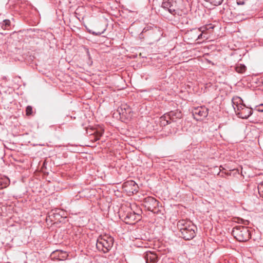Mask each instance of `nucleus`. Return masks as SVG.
Masks as SVG:
<instances>
[{"mask_svg": "<svg viewBox=\"0 0 263 263\" xmlns=\"http://www.w3.org/2000/svg\"><path fill=\"white\" fill-rule=\"evenodd\" d=\"M236 107H237V110H239V112H240V110L242 109V108L243 107H246L244 105H240L239 106L238 105H236Z\"/></svg>", "mask_w": 263, "mask_h": 263, "instance_id": "21", "label": "nucleus"}, {"mask_svg": "<svg viewBox=\"0 0 263 263\" xmlns=\"http://www.w3.org/2000/svg\"><path fill=\"white\" fill-rule=\"evenodd\" d=\"M194 113L201 117H206L208 115V109L205 107L201 106L195 109Z\"/></svg>", "mask_w": 263, "mask_h": 263, "instance_id": "11", "label": "nucleus"}, {"mask_svg": "<svg viewBox=\"0 0 263 263\" xmlns=\"http://www.w3.org/2000/svg\"><path fill=\"white\" fill-rule=\"evenodd\" d=\"M202 30H203V32H204V28H202ZM207 39L208 36L204 35V33H203L202 39H199L198 40H206Z\"/></svg>", "mask_w": 263, "mask_h": 263, "instance_id": "20", "label": "nucleus"}, {"mask_svg": "<svg viewBox=\"0 0 263 263\" xmlns=\"http://www.w3.org/2000/svg\"><path fill=\"white\" fill-rule=\"evenodd\" d=\"M114 243L112 237L108 235L100 236L97 241L96 247L99 251L103 253L108 252L112 248Z\"/></svg>", "mask_w": 263, "mask_h": 263, "instance_id": "3", "label": "nucleus"}, {"mask_svg": "<svg viewBox=\"0 0 263 263\" xmlns=\"http://www.w3.org/2000/svg\"><path fill=\"white\" fill-rule=\"evenodd\" d=\"M121 109L122 110L123 109H124L125 110V112H127V111H128V112H130V108L127 106H126V105H122L121 107ZM120 114H124V111H123L122 112V113H121L120 112H119Z\"/></svg>", "mask_w": 263, "mask_h": 263, "instance_id": "18", "label": "nucleus"}, {"mask_svg": "<svg viewBox=\"0 0 263 263\" xmlns=\"http://www.w3.org/2000/svg\"><path fill=\"white\" fill-rule=\"evenodd\" d=\"M128 183L130 185H133L134 186H137V184L136 183H135V182L133 181H131L130 182H128Z\"/></svg>", "mask_w": 263, "mask_h": 263, "instance_id": "22", "label": "nucleus"}, {"mask_svg": "<svg viewBox=\"0 0 263 263\" xmlns=\"http://www.w3.org/2000/svg\"><path fill=\"white\" fill-rule=\"evenodd\" d=\"M182 117V114L178 110L171 111L166 114H165L161 119H164L166 121V124L171 123L172 122H175L177 119H180Z\"/></svg>", "mask_w": 263, "mask_h": 263, "instance_id": "8", "label": "nucleus"}, {"mask_svg": "<svg viewBox=\"0 0 263 263\" xmlns=\"http://www.w3.org/2000/svg\"><path fill=\"white\" fill-rule=\"evenodd\" d=\"M258 111H263V109H262V108H260H260H258Z\"/></svg>", "mask_w": 263, "mask_h": 263, "instance_id": "24", "label": "nucleus"}, {"mask_svg": "<svg viewBox=\"0 0 263 263\" xmlns=\"http://www.w3.org/2000/svg\"><path fill=\"white\" fill-rule=\"evenodd\" d=\"M122 217L124 218V222L128 224H134L141 219L140 214L136 213L132 210L125 213Z\"/></svg>", "mask_w": 263, "mask_h": 263, "instance_id": "6", "label": "nucleus"}, {"mask_svg": "<svg viewBox=\"0 0 263 263\" xmlns=\"http://www.w3.org/2000/svg\"><path fill=\"white\" fill-rule=\"evenodd\" d=\"M241 221H242V223L244 224H249V221L248 220H242L241 219Z\"/></svg>", "mask_w": 263, "mask_h": 263, "instance_id": "23", "label": "nucleus"}, {"mask_svg": "<svg viewBox=\"0 0 263 263\" xmlns=\"http://www.w3.org/2000/svg\"><path fill=\"white\" fill-rule=\"evenodd\" d=\"M179 4L176 0H166L163 2L162 7L167 10L170 13L174 15H179L181 9Z\"/></svg>", "mask_w": 263, "mask_h": 263, "instance_id": "4", "label": "nucleus"}, {"mask_svg": "<svg viewBox=\"0 0 263 263\" xmlns=\"http://www.w3.org/2000/svg\"><path fill=\"white\" fill-rule=\"evenodd\" d=\"M143 255L146 263H155L158 260V257L154 252L147 251Z\"/></svg>", "mask_w": 263, "mask_h": 263, "instance_id": "9", "label": "nucleus"}, {"mask_svg": "<svg viewBox=\"0 0 263 263\" xmlns=\"http://www.w3.org/2000/svg\"><path fill=\"white\" fill-rule=\"evenodd\" d=\"M10 184V180L8 178L5 177L0 179V184L3 188L7 187Z\"/></svg>", "mask_w": 263, "mask_h": 263, "instance_id": "12", "label": "nucleus"}, {"mask_svg": "<svg viewBox=\"0 0 263 263\" xmlns=\"http://www.w3.org/2000/svg\"><path fill=\"white\" fill-rule=\"evenodd\" d=\"M205 1L209 2L213 6H219L222 4L223 0H204Z\"/></svg>", "mask_w": 263, "mask_h": 263, "instance_id": "15", "label": "nucleus"}, {"mask_svg": "<svg viewBox=\"0 0 263 263\" xmlns=\"http://www.w3.org/2000/svg\"><path fill=\"white\" fill-rule=\"evenodd\" d=\"M235 70L238 73H242L246 70V67L245 65L238 64L235 66Z\"/></svg>", "mask_w": 263, "mask_h": 263, "instance_id": "13", "label": "nucleus"}, {"mask_svg": "<svg viewBox=\"0 0 263 263\" xmlns=\"http://www.w3.org/2000/svg\"><path fill=\"white\" fill-rule=\"evenodd\" d=\"M177 227L181 233V236L185 240H191L195 236L197 228L191 221L180 220L177 223Z\"/></svg>", "mask_w": 263, "mask_h": 263, "instance_id": "1", "label": "nucleus"}, {"mask_svg": "<svg viewBox=\"0 0 263 263\" xmlns=\"http://www.w3.org/2000/svg\"><path fill=\"white\" fill-rule=\"evenodd\" d=\"M26 113L27 116L31 115L32 113V108L31 106H28L26 109Z\"/></svg>", "mask_w": 263, "mask_h": 263, "instance_id": "19", "label": "nucleus"}, {"mask_svg": "<svg viewBox=\"0 0 263 263\" xmlns=\"http://www.w3.org/2000/svg\"><path fill=\"white\" fill-rule=\"evenodd\" d=\"M10 24V21L9 20H5L2 23V27L3 29H7Z\"/></svg>", "mask_w": 263, "mask_h": 263, "instance_id": "16", "label": "nucleus"}, {"mask_svg": "<svg viewBox=\"0 0 263 263\" xmlns=\"http://www.w3.org/2000/svg\"><path fill=\"white\" fill-rule=\"evenodd\" d=\"M232 234L240 242H245L251 238V233L248 227L238 226L233 229Z\"/></svg>", "mask_w": 263, "mask_h": 263, "instance_id": "2", "label": "nucleus"}, {"mask_svg": "<svg viewBox=\"0 0 263 263\" xmlns=\"http://www.w3.org/2000/svg\"><path fill=\"white\" fill-rule=\"evenodd\" d=\"M258 190L259 194L263 198V182L258 184Z\"/></svg>", "mask_w": 263, "mask_h": 263, "instance_id": "17", "label": "nucleus"}, {"mask_svg": "<svg viewBox=\"0 0 263 263\" xmlns=\"http://www.w3.org/2000/svg\"><path fill=\"white\" fill-rule=\"evenodd\" d=\"M143 204L147 210L155 212V210L158 206V202L154 198L148 196L143 199Z\"/></svg>", "mask_w": 263, "mask_h": 263, "instance_id": "7", "label": "nucleus"}, {"mask_svg": "<svg viewBox=\"0 0 263 263\" xmlns=\"http://www.w3.org/2000/svg\"><path fill=\"white\" fill-rule=\"evenodd\" d=\"M237 114L239 116L240 118L247 119L252 115V110L251 108L243 107L240 110V112H238Z\"/></svg>", "mask_w": 263, "mask_h": 263, "instance_id": "10", "label": "nucleus"}, {"mask_svg": "<svg viewBox=\"0 0 263 263\" xmlns=\"http://www.w3.org/2000/svg\"><path fill=\"white\" fill-rule=\"evenodd\" d=\"M104 133L103 129H100V130H97L94 133V135L93 137H94V141H97L100 139V138L102 136Z\"/></svg>", "mask_w": 263, "mask_h": 263, "instance_id": "14", "label": "nucleus"}, {"mask_svg": "<svg viewBox=\"0 0 263 263\" xmlns=\"http://www.w3.org/2000/svg\"><path fill=\"white\" fill-rule=\"evenodd\" d=\"M203 30L202 28H194L190 30H188L185 34V39L190 44H192L199 39H202Z\"/></svg>", "mask_w": 263, "mask_h": 263, "instance_id": "5", "label": "nucleus"}]
</instances>
